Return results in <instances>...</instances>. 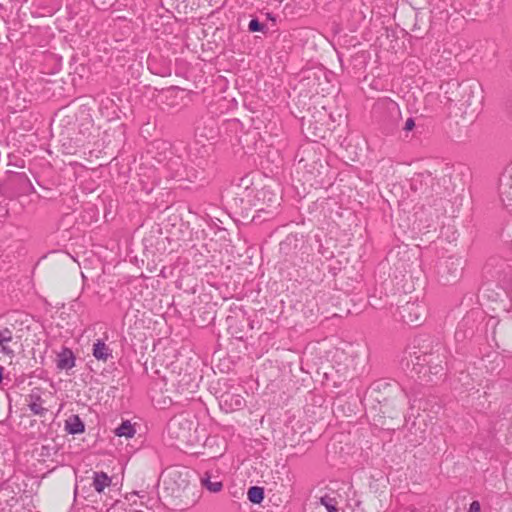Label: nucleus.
<instances>
[{"instance_id":"1","label":"nucleus","mask_w":512,"mask_h":512,"mask_svg":"<svg viewBox=\"0 0 512 512\" xmlns=\"http://www.w3.org/2000/svg\"><path fill=\"white\" fill-rule=\"evenodd\" d=\"M162 491L165 498L171 504L179 507L194 505L198 496L195 493V485L187 471L171 469L162 476Z\"/></svg>"},{"instance_id":"11","label":"nucleus","mask_w":512,"mask_h":512,"mask_svg":"<svg viewBox=\"0 0 512 512\" xmlns=\"http://www.w3.org/2000/svg\"><path fill=\"white\" fill-rule=\"evenodd\" d=\"M65 429L70 434H78L84 431V424L78 415H71L65 421Z\"/></svg>"},{"instance_id":"18","label":"nucleus","mask_w":512,"mask_h":512,"mask_svg":"<svg viewBox=\"0 0 512 512\" xmlns=\"http://www.w3.org/2000/svg\"><path fill=\"white\" fill-rule=\"evenodd\" d=\"M480 510H481L480 503L478 501H473L470 504L468 512H480Z\"/></svg>"},{"instance_id":"4","label":"nucleus","mask_w":512,"mask_h":512,"mask_svg":"<svg viewBox=\"0 0 512 512\" xmlns=\"http://www.w3.org/2000/svg\"><path fill=\"white\" fill-rule=\"evenodd\" d=\"M19 337L13 335L12 330L9 328L0 329V348L1 352L12 359L20 350Z\"/></svg>"},{"instance_id":"16","label":"nucleus","mask_w":512,"mask_h":512,"mask_svg":"<svg viewBox=\"0 0 512 512\" xmlns=\"http://www.w3.org/2000/svg\"><path fill=\"white\" fill-rule=\"evenodd\" d=\"M248 27L251 32H257V31L262 30V25L260 24V22L258 20H255V19H253L249 22Z\"/></svg>"},{"instance_id":"5","label":"nucleus","mask_w":512,"mask_h":512,"mask_svg":"<svg viewBox=\"0 0 512 512\" xmlns=\"http://www.w3.org/2000/svg\"><path fill=\"white\" fill-rule=\"evenodd\" d=\"M426 307L423 304L412 302L404 307L403 318L409 323H419L425 319Z\"/></svg>"},{"instance_id":"14","label":"nucleus","mask_w":512,"mask_h":512,"mask_svg":"<svg viewBox=\"0 0 512 512\" xmlns=\"http://www.w3.org/2000/svg\"><path fill=\"white\" fill-rule=\"evenodd\" d=\"M201 485L212 493L220 492L223 488L221 481H212L210 476L207 474L201 478Z\"/></svg>"},{"instance_id":"9","label":"nucleus","mask_w":512,"mask_h":512,"mask_svg":"<svg viewBox=\"0 0 512 512\" xmlns=\"http://www.w3.org/2000/svg\"><path fill=\"white\" fill-rule=\"evenodd\" d=\"M92 354L97 360L106 362L111 357V349L102 340H97L93 344Z\"/></svg>"},{"instance_id":"3","label":"nucleus","mask_w":512,"mask_h":512,"mask_svg":"<svg viewBox=\"0 0 512 512\" xmlns=\"http://www.w3.org/2000/svg\"><path fill=\"white\" fill-rule=\"evenodd\" d=\"M481 86L478 83H468L462 87V105L470 109L469 114H473L481 103ZM467 114L468 111H465Z\"/></svg>"},{"instance_id":"6","label":"nucleus","mask_w":512,"mask_h":512,"mask_svg":"<svg viewBox=\"0 0 512 512\" xmlns=\"http://www.w3.org/2000/svg\"><path fill=\"white\" fill-rule=\"evenodd\" d=\"M277 203H278L277 193L268 187H264L257 192L256 202L254 203V205L257 206V205L262 204V205H266L267 207H270Z\"/></svg>"},{"instance_id":"21","label":"nucleus","mask_w":512,"mask_h":512,"mask_svg":"<svg viewBox=\"0 0 512 512\" xmlns=\"http://www.w3.org/2000/svg\"><path fill=\"white\" fill-rule=\"evenodd\" d=\"M329 512H337V509L334 506H326Z\"/></svg>"},{"instance_id":"19","label":"nucleus","mask_w":512,"mask_h":512,"mask_svg":"<svg viewBox=\"0 0 512 512\" xmlns=\"http://www.w3.org/2000/svg\"><path fill=\"white\" fill-rule=\"evenodd\" d=\"M382 413H383V418L385 417H389V418H395L398 416V412L397 411H394V413H389L386 409H383L382 410Z\"/></svg>"},{"instance_id":"7","label":"nucleus","mask_w":512,"mask_h":512,"mask_svg":"<svg viewBox=\"0 0 512 512\" xmlns=\"http://www.w3.org/2000/svg\"><path fill=\"white\" fill-rule=\"evenodd\" d=\"M50 405H47V400L37 395H30L29 408L34 415L43 417L48 412Z\"/></svg>"},{"instance_id":"15","label":"nucleus","mask_w":512,"mask_h":512,"mask_svg":"<svg viewBox=\"0 0 512 512\" xmlns=\"http://www.w3.org/2000/svg\"><path fill=\"white\" fill-rule=\"evenodd\" d=\"M247 497L250 502L260 504L264 499V490L258 486H252L248 489Z\"/></svg>"},{"instance_id":"20","label":"nucleus","mask_w":512,"mask_h":512,"mask_svg":"<svg viewBox=\"0 0 512 512\" xmlns=\"http://www.w3.org/2000/svg\"><path fill=\"white\" fill-rule=\"evenodd\" d=\"M81 483H83V481H81ZM84 488H85V485H83V484L78 485V486L76 487V489H75V493H76L77 495H81V494H82V492H83V490H84Z\"/></svg>"},{"instance_id":"10","label":"nucleus","mask_w":512,"mask_h":512,"mask_svg":"<svg viewBox=\"0 0 512 512\" xmlns=\"http://www.w3.org/2000/svg\"><path fill=\"white\" fill-rule=\"evenodd\" d=\"M111 484V478L104 472H94L91 485L96 492L101 493Z\"/></svg>"},{"instance_id":"13","label":"nucleus","mask_w":512,"mask_h":512,"mask_svg":"<svg viewBox=\"0 0 512 512\" xmlns=\"http://www.w3.org/2000/svg\"><path fill=\"white\" fill-rule=\"evenodd\" d=\"M136 433L134 425L130 421H124L116 430L115 434L126 439L132 438Z\"/></svg>"},{"instance_id":"17","label":"nucleus","mask_w":512,"mask_h":512,"mask_svg":"<svg viewBox=\"0 0 512 512\" xmlns=\"http://www.w3.org/2000/svg\"><path fill=\"white\" fill-rule=\"evenodd\" d=\"M415 127V122L412 118H408L405 121L404 130L406 131H412Z\"/></svg>"},{"instance_id":"2","label":"nucleus","mask_w":512,"mask_h":512,"mask_svg":"<svg viewBox=\"0 0 512 512\" xmlns=\"http://www.w3.org/2000/svg\"><path fill=\"white\" fill-rule=\"evenodd\" d=\"M168 434L171 439L184 445H194L198 442L196 423L182 415L171 419L168 425Z\"/></svg>"},{"instance_id":"8","label":"nucleus","mask_w":512,"mask_h":512,"mask_svg":"<svg viewBox=\"0 0 512 512\" xmlns=\"http://www.w3.org/2000/svg\"><path fill=\"white\" fill-rule=\"evenodd\" d=\"M75 365V357L70 349L64 348L57 355V367L61 370H69Z\"/></svg>"},{"instance_id":"12","label":"nucleus","mask_w":512,"mask_h":512,"mask_svg":"<svg viewBox=\"0 0 512 512\" xmlns=\"http://www.w3.org/2000/svg\"><path fill=\"white\" fill-rule=\"evenodd\" d=\"M500 196L503 204L512 211V182L505 181L500 186Z\"/></svg>"}]
</instances>
